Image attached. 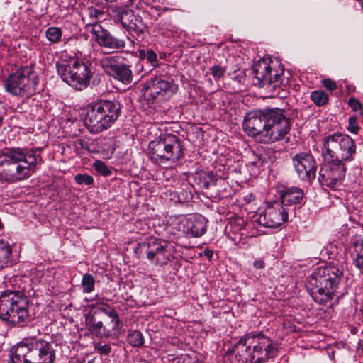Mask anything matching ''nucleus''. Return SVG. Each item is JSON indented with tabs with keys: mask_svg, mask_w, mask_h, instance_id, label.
I'll return each mask as SVG.
<instances>
[{
	"mask_svg": "<svg viewBox=\"0 0 363 363\" xmlns=\"http://www.w3.org/2000/svg\"><path fill=\"white\" fill-rule=\"evenodd\" d=\"M291 126L287 111L277 107L250 111L242 123L243 130L248 136L264 143L282 140Z\"/></svg>",
	"mask_w": 363,
	"mask_h": 363,
	"instance_id": "obj_1",
	"label": "nucleus"
},
{
	"mask_svg": "<svg viewBox=\"0 0 363 363\" xmlns=\"http://www.w3.org/2000/svg\"><path fill=\"white\" fill-rule=\"evenodd\" d=\"M41 161L38 150L6 149L0 152V182L13 184L29 178Z\"/></svg>",
	"mask_w": 363,
	"mask_h": 363,
	"instance_id": "obj_2",
	"label": "nucleus"
},
{
	"mask_svg": "<svg viewBox=\"0 0 363 363\" xmlns=\"http://www.w3.org/2000/svg\"><path fill=\"white\" fill-rule=\"evenodd\" d=\"M342 275V269L333 265L317 267L306 282L313 301L323 306L330 303L337 292Z\"/></svg>",
	"mask_w": 363,
	"mask_h": 363,
	"instance_id": "obj_3",
	"label": "nucleus"
},
{
	"mask_svg": "<svg viewBox=\"0 0 363 363\" xmlns=\"http://www.w3.org/2000/svg\"><path fill=\"white\" fill-rule=\"evenodd\" d=\"M234 363H264L277 354L272 341L261 333H250L235 345Z\"/></svg>",
	"mask_w": 363,
	"mask_h": 363,
	"instance_id": "obj_4",
	"label": "nucleus"
},
{
	"mask_svg": "<svg viewBox=\"0 0 363 363\" xmlns=\"http://www.w3.org/2000/svg\"><path fill=\"white\" fill-rule=\"evenodd\" d=\"M57 347L42 338L25 339L11 349V363H54Z\"/></svg>",
	"mask_w": 363,
	"mask_h": 363,
	"instance_id": "obj_5",
	"label": "nucleus"
},
{
	"mask_svg": "<svg viewBox=\"0 0 363 363\" xmlns=\"http://www.w3.org/2000/svg\"><path fill=\"white\" fill-rule=\"evenodd\" d=\"M121 105L118 101L101 100L87 106L84 123L91 133H99L109 128L118 119Z\"/></svg>",
	"mask_w": 363,
	"mask_h": 363,
	"instance_id": "obj_6",
	"label": "nucleus"
},
{
	"mask_svg": "<svg viewBox=\"0 0 363 363\" xmlns=\"http://www.w3.org/2000/svg\"><path fill=\"white\" fill-rule=\"evenodd\" d=\"M29 300L23 291L6 290L0 294V319L9 324L23 325L29 320Z\"/></svg>",
	"mask_w": 363,
	"mask_h": 363,
	"instance_id": "obj_7",
	"label": "nucleus"
},
{
	"mask_svg": "<svg viewBox=\"0 0 363 363\" xmlns=\"http://www.w3.org/2000/svg\"><path fill=\"white\" fill-rule=\"evenodd\" d=\"M284 69L281 67L278 70H272L269 62L266 59H260L255 63L252 68V76L256 82L255 86L265 88L271 97L284 98L286 91L282 88L284 81Z\"/></svg>",
	"mask_w": 363,
	"mask_h": 363,
	"instance_id": "obj_8",
	"label": "nucleus"
},
{
	"mask_svg": "<svg viewBox=\"0 0 363 363\" xmlns=\"http://www.w3.org/2000/svg\"><path fill=\"white\" fill-rule=\"evenodd\" d=\"M357 147L354 140L348 135L335 133L323 139L322 155L325 160L347 162L354 160Z\"/></svg>",
	"mask_w": 363,
	"mask_h": 363,
	"instance_id": "obj_9",
	"label": "nucleus"
},
{
	"mask_svg": "<svg viewBox=\"0 0 363 363\" xmlns=\"http://www.w3.org/2000/svg\"><path fill=\"white\" fill-rule=\"evenodd\" d=\"M38 83V76L33 71V67L25 66L9 76L4 87L12 95H32L37 91Z\"/></svg>",
	"mask_w": 363,
	"mask_h": 363,
	"instance_id": "obj_10",
	"label": "nucleus"
},
{
	"mask_svg": "<svg viewBox=\"0 0 363 363\" xmlns=\"http://www.w3.org/2000/svg\"><path fill=\"white\" fill-rule=\"evenodd\" d=\"M149 148L152 159L157 162H176L183 157V145L181 139L173 134H165L158 140L151 141Z\"/></svg>",
	"mask_w": 363,
	"mask_h": 363,
	"instance_id": "obj_11",
	"label": "nucleus"
},
{
	"mask_svg": "<svg viewBox=\"0 0 363 363\" xmlns=\"http://www.w3.org/2000/svg\"><path fill=\"white\" fill-rule=\"evenodd\" d=\"M57 71L62 79L77 90H82L88 86L92 77L90 65L79 60L72 63L56 64Z\"/></svg>",
	"mask_w": 363,
	"mask_h": 363,
	"instance_id": "obj_12",
	"label": "nucleus"
},
{
	"mask_svg": "<svg viewBox=\"0 0 363 363\" xmlns=\"http://www.w3.org/2000/svg\"><path fill=\"white\" fill-rule=\"evenodd\" d=\"M110 16L115 22H119L129 33L140 36L147 30V26L143 18L126 6H111Z\"/></svg>",
	"mask_w": 363,
	"mask_h": 363,
	"instance_id": "obj_13",
	"label": "nucleus"
},
{
	"mask_svg": "<svg viewBox=\"0 0 363 363\" xmlns=\"http://www.w3.org/2000/svg\"><path fill=\"white\" fill-rule=\"evenodd\" d=\"M168 247L169 244L166 240L150 237L140 243L138 249L155 264L164 265L169 261Z\"/></svg>",
	"mask_w": 363,
	"mask_h": 363,
	"instance_id": "obj_14",
	"label": "nucleus"
},
{
	"mask_svg": "<svg viewBox=\"0 0 363 363\" xmlns=\"http://www.w3.org/2000/svg\"><path fill=\"white\" fill-rule=\"evenodd\" d=\"M101 65L106 74L124 84H129L133 82V72L130 66L124 63L121 56L114 55L104 57Z\"/></svg>",
	"mask_w": 363,
	"mask_h": 363,
	"instance_id": "obj_15",
	"label": "nucleus"
},
{
	"mask_svg": "<svg viewBox=\"0 0 363 363\" xmlns=\"http://www.w3.org/2000/svg\"><path fill=\"white\" fill-rule=\"evenodd\" d=\"M325 160L328 162L320 167L318 180L322 185L333 189L345 178V163L334 160Z\"/></svg>",
	"mask_w": 363,
	"mask_h": 363,
	"instance_id": "obj_16",
	"label": "nucleus"
},
{
	"mask_svg": "<svg viewBox=\"0 0 363 363\" xmlns=\"http://www.w3.org/2000/svg\"><path fill=\"white\" fill-rule=\"evenodd\" d=\"M288 220V211L280 202H274L268 206L265 210L259 215L257 222L259 225L266 228H276Z\"/></svg>",
	"mask_w": 363,
	"mask_h": 363,
	"instance_id": "obj_17",
	"label": "nucleus"
},
{
	"mask_svg": "<svg viewBox=\"0 0 363 363\" xmlns=\"http://www.w3.org/2000/svg\"><path fill=\"white\" fill-rule=\"evenodd\" d=\"M86 28V30L91 33L92 39L100 47H104L111 52L125 47V43L123 40L115 38L98 23L89 24Z\"/></svg>",
	"mask_w": 363,
	"mask_h": 363,
	"instance_id": "obj_18",
	"label": "nucleus"
},
{
	"mask_svg": "<svg viewBox=\"0 0 363 363\" xmlns=\"http://www.w3.org/2000/svg\"><path fill=\"white\" fill-rule=\"evenodd\" d=\"M292 160L297 175L302 181L310 182L315 179L317 164L311 154L300 152Z\"/></svg>",
	"mask_w": 363,
	"mask_h": 363,
	"instance_id": "obj_19",
	"label": "nucleus"
},
{
	"mask_svg": "<svg viewBox=\"0 0 363 363\" xmlns=\"http://www.w3.org/2000/svg\"><path fill=\"white\" fill-rule=\"evenodd\" d=\"M174 82L172 80H165L155 77L148 82L147 91V101L149 104H153L155 101L164 99L167 96H170L174 92Z\"/></svg>",
	"mask_w": 363,
	"mask_h": 363,
	"instance_id": "obj_20",
	"label": "nucleus"
},
{
	"mask_svg": "<svg viewBox=\"0 0 363 363\" xmlns=\"http://www.w3.org/2000/svg\"><path fill=\"white\" fill-rule=\"evenodd\" d=\"M86 325L91 333L97 337H107L115 335L113 328L116 326V323H107L106 320L104 323L96 307L86 318Z\"/></svg>",
	"mask_w": 363,
	"mask_h": 363,
	"instance_id": "obj_21",
	"label": "nucleus"
},
{
	"mask_svg": "<svg viewBox=\"0 0 363 363\" xmlns=\"http://www.w3.org/2000/svg\"><path fill=\"white\" fill-rule=\"evenodd\" d=\"M206 220L201 215H191L186 218L183 224V231L188 236L197 238L206 231Z\"/></svg>",
	"mask_w": 363,
	"mask_h": 363,
	"instance_id": "obj_22",
	"label": "nucleus"
},
{
	"mask_svg": "<svg viewBox=\"0 0 363 363\" xmlns=\"http://www.w3.org/2000/svg\"><path fill=\"white\" fill-rule=\"evenodd\" d=\"M96 308L104 322L106 320L107 323H116V326L113 328V333L116 335L120 326V318L118 312L110 305L105 303H97Z\"/></svg>",
	"mask_w": 363,
	"mask_h": 363,
	"instance_id": "obj_23",
	"label": "nucleus"
},
{
	"mask_svg": "<svg viewBox=\"0 0 363 363\" xmlns=\"http://www.w3.org/2000/svg\"><path fill=\"white\" fill-rule=\"evenodd\" d=\"M304 196L303 190L298 187L284 189L281 193V203L284 206L300 204Z\"/></svg>",
	"mask_w": 363,
	"mask_h": 363,
	"instance_id": "obj_24",
	"label": "nucleus"
},
{
	"mask_svg": "<svg viewBox=\"0 0 363 363\" xmlns=\"http://www.w3.org/2000/svg\"><path fill=\"white\" fill-rule=\"evenodd\" d=\"M351 256L356 267L363 274V240L358 239L350 247Z\"/></svg>",
	"mask_w": 363,
	"mask_h": 363,
	"instance_id": "obj_25",
	"label": "nucleus"
},
{
	"mask_svg": "<svg viewBox=\"0 0 363 363\" xmlns=\"http://www.w3.org/2000/svg\"><path fill=\"white\" fill-rule=\"evenodd\" d=\"M12 248L11 245L4 240H0V270L12 264Z\"/></svg>",
	"mask_w": 363,
	"mask_h": 363,
	"instance_id": "obj_26",
	"label": "nucleus"
},
{
	"mask_svg": "<svg viewBox=\"0 0 363 363\" xmlns=\"http://www.w3.org/2000/svg\"><path fill=\"white\" fill-rule=\"evenodd\" d=\"M311 99L316 106H322L328 103L329 96L323 90H315L311 94Z\"/></svg>",
	"mask_w": 363,
	"mask_h": 363,
	"instance_id": "obj_27",
	"label": "nucleus"
},
{
	"mask_svg": "<svg viewBox=\"0 0 363 363\" xmlns=\"http://www.w3.org/2000/svg\"><path fill=\"white\" fill-rule=\"evenodd\" d=\"M45 35L50 43H57L61 40L62 31L58 27H50L46 30Z\"/></svg>",
	"mask_w": 363,
	"mask_h": 363,
	"instance_id": "obj_28",
	"label": "nucleus"
},
{
	"mask_svg": "<svg viewBox=\"0 0 363 363\" xmlns=\"http://www.w3.org/2000/svg\"><path fill=\"white\" fill-rule=\"evenodd\" d=\"M128 342L133 347H140L144 343V338L140 331L133 330L128 335Z\"/></svg>",
	"mask_w": 363,
	"mask_h": 363,
	"instance_id": "obj_29",
	"label": "nucleus"
},
{
	"mask_svg": "<svg viewBox=\"0 0 363 363\" xmlns=\"http://www.w3.org/2000/svg\"><path fill=\"white\" fill-rule=\"evenodd\" d=\"M95 279L90 274H85L82 280V286L84 293H91L94 289Z\"/></svg>",
	"mask_w": 363,
	"mask_h": 363,
	"instance_id": "obj_30",
	"label": "nucleus"
},
{
	"mask_svg": "<svg viewBox=\"0 0 363 363\" xmlns=\"http://www.w3.org/2000/svg\"><path fill=\"white\" fill-rule=\"evenodd\" d=\"M74 180L79 185L90 186L94 183V179L86 173L78 174L74 177Z\"/></svg>",
	"mask_w": 363,
	"mask_h": 363,
	"instance_id": "obj_31",
	"label": "nucleus"
},
{
	"mask_svg": "<svg viewBox=\"0 0 363 363\" xmlns=\"http://www.w3.org/2000/svg\"><path fill=\"white\" fill-rule=\"evenodd\" d=\"M94 167L98 173L102 174L103 176H108L111 173V171L108 167V166L101 160L95 161L94 163Z\"/></svg>",
	"mask_w": 363,
	"mask_h": 363,
	"instance_id": "obj_32",
	"label": "nucleus"
},
{
	"mask_svg": "<svg viewBox=\"0 0 363 363\" xmlns=\"http://www.w3.org/2000/svg\"><path fill=\"white\" fill-rule=\"evenodd\" d=\"M225 69L220 65H214L210 69V73L213 77L215 80H218L224 77Z\"/></svg>",
	"mask_w": 363,
	"mask_h": 363,
	"instance_id": "obj_33",
	"label": "nucleus"
},
{
	"mask_svg": "<svg viewBox=\"0 0 363 363\" xmlns=\"http://www.w3.org/2000/svg\"><path fill=\"white\" fill-rule=\"evenodd\" d=\"M146 60L154 67L158 65L157 55L152 50H147Z\"/></svg>",
	"mask_w": 363,
	"mask_h": 363,
	"instance_id": "obj_34",
	"label": "nucleus"
},
{
	"mask_svg": "<svg viewBox=\"0 0 363 363\" xmlns=\"http://www.w3.org/2000/svg\"><path fill=\"white\" fill-rule=\"evenodd\" d=\"M347 130L352 133H357L359 130L356 117L349 118Z\"/></svg>",
	"mask_w": 363,
	"mask_h": 363,
	"instance_id": "obj_35",
	"label": "nucleus"
},
{
	"mask_svg": "<svg viewBox=\"0 0 363 363\" xmlns=\"http://www.w3.org/2000/svg\"><path fill=\"white\" fill-rule=\"evenodd\" d=\"M348 105L354 111H358L359 110L362 109V104L354 97L348 99Z\"/></svg>",
	"mask_w": 363,
	"mask_h": 363,
	"instance_id": "obj_36",
	"label": "nucleus"
},
{
	"mask_svg": "<svg viewBox=\"0 0 363 363\" xmlns=\"http://www.w3.org/2000/svg\"><path fill=\"white\" fill-rule=\"evenodd\" d=\"M322 83H323V86L326 89L330 91H333V90L337 89V84H336V82L333 81V80H331L330 79H323L322 81Z\"/></svg>",
	"mask_w": 363,
	"mask_h": 363,
	"instance_id": "obj_37",
	"label": "nucleus"
},
{
	"mask_svg": "<svg viewBox=\"0 0 363 363\" xmlns=\"http://www.w3.org/2000/svg\"><path fill=\"white\" fill-rule=\"evenodd\" d=\"M96 350L101 354L108 355L111 352V347L108 344L99 345L96 346Z\"/></svg>",
	"mask_w": 363,
	"mask_h": 363,
	"instance_id": "obj_38",
	"label": "nucleus"
},
{
	"mask_svg": "<svg viewBox=\"0 0 363 363\" xmlns=\"http://www.w3.org/2000/svg\"><path fill=\"white\" fill-rule=\"evenodd\" d=\"M253 266L256 269H263L265 267V263L262 259H259L255 260V262H253Z\"/></svg>",
	"mask_w": 363,
	"mask_h": 363,
	"instance_id": "obj_39",
	"label": "nucleus"
},
{
	"mask_svg": "<svg viewBox=\"0 0 363 363\" xmlns=\"http://www.w3.org/2000/svg\"><path fill=\"white\" fill-rule=\"evenodd\" d=\"M75 145L77 147H81L83 149H86L87 147V143L82 139L77 140L75 142Z\"/></svg>",
	"mask_w": 363,
	"mask_h": 363,
	"instance_id": "obj_40",
	"label": "nucleus"
},
{
	"mask_svg": "<svg viewBox=\"0 0 363 363\" xmlns=\"http://www.w3.org/2000/svg\"><path fill=\"white\" fill-rule=\"evenodd\" d=\"M147 53V50L145 51V50H140L139 51V58L141 60H146V55Z\"/></svg>",
	"mask_w": 363,
	"mask_h": 363,
	"instance_id": "obj_41",
	"label": "nucleus"
},
{
	"mask_svg": "<svg viewBox=\"0 0 363 363\" xmlns=\"http://www.w3.org/2000/svg\"><path fill=\"white\" fill-rule=\"evenodd\" d=\"M155 8L157 11L162 12H166L169 10H173L172 9H170L169 7H161L160 6H156Z\"/></svg>",
	"mask_w": 363,
	"mask_h": 363,
	"instance_id": "obj_42",
	"label": "nucleus"
},
{
	"mask_svg": "<svg viewBox=\"0 0 363 363\" xmlns=\"http://www.w3.org/2000/svg\"><path fill=\"white\" fill-rule=\"evenodd\" d=\"M213 252L212 250H206L204 251V255L207 257L208 259H211L213 257Z\"/></svg>",
	"mask_w": 363,
	"mask_h": 363,
	"instance_id": "obj_43",
	"label": "nucleus"
},
{
	"mask_svg": "<svg viewBox=\"0 0 363 363\" xmlns=\"http://www.w3.org/2000/svg\"><path fill=\"white\" fill-rule=\"evenodd\" d=\"M114 1H119L120 4H121L122 5L127 6L128 4H130L133 0H115Z\"/></svg>",
	"mask_w": 363,
	"mask_h": 363,
	"instance_id": "obj_44",
	"label": "nucleus"
},
{
	"mask_svg": "<svg viewBox=\"0 0 363 363\" xmlns=\"http://www.w3.org/2000/svg\"><path fill=\"white\" fill-rule=\"evenodd\" d=\"M173 363H189V361L188 360L186 362V360L183 359H175L173 360Z\"/></svg>",
	"mask_w": 363,
	"mask_h": 363,
	"instance_id": "obj_45",
	"label": "nucleus"
},
{
	"mask_svg": "<svg viewBox=\"0 0 363 363\" xmlns=\"http://www.w3.org/2000/svg\"><path fill=\"white\" fill-rule=\"evenodd\" d=\"M138 67H139V70L138 71H141L143 70V65H140V63L138 64Z\"/></svg>",
	"mask_w": 363,
	"mask_h": 363,
	"instance_id": "obj_46",
	"label": "nucleus"
},
{
	"mask_svg": "<svg viewBox=\"0 0 363 363\" xmlns=\"http://www.w3.org/2000/svg\"><path fill=\"white\" fill-rule=\"evenodd\" d=\"M3 117L0 116V126L1 125L2 123H3Z\"/></svg>",
	"mask_w": 363,
	"mask_h": 363,
	"instance_id": "obj_47",
	"label": "nucleus"
},
{
	"mask_svg": "<svg viewBox=\"0 0 363 363\" xmlns=\"http://www.w3.org/2000/svg\"><path fill=\"white\" fill-rule=\"evenodd\" d=\"M359 111H360V114H361L362 116H363V106H362V110H359Z\"/></svg>",
	"mask_w": 363,
	"mask_h": 363,
	"instance_id": "obj_48",
	"label": "nucleus"
},
{
	"mask_svg": "<svg viewBox=\"0 0 363 363\" xmlns=\"http://www.w3.org/2000/svg\"><path fill=\"white\" fill-rule=\"evenodd\" d=\"M106 1H110V2H113L115 0H105Z\"/></svg>",
	"mask_w": 363,
	"mask_h": 363,
	"instance_id": "obj_49",
	"label": "nucleus"
},
{
	"mask_svg": "<svg viewBox=\"0 0 363 363\" xmlns=\"http://www.w3.org/2000/svg\"><path fill=\"white\" fill-rule=\"evenodd\" d=\"M362 350H363V347H362Z\"/></svg>",
	"mask_w": 363,
	"mask_h": 363,
	"instance_id": "obj_50",
	"label": "nucleus"
}]
</instances>
